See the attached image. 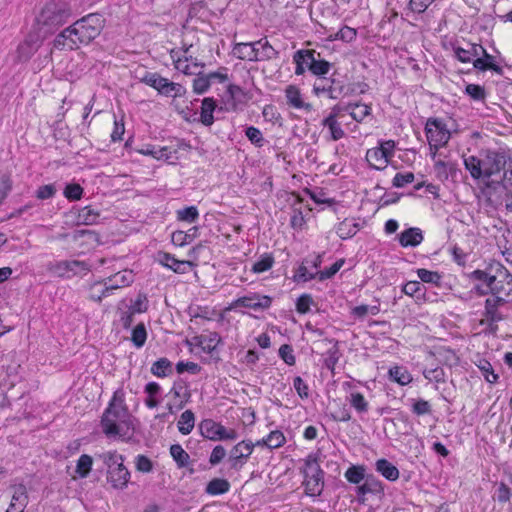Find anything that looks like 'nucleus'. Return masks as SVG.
<instances>
[{"mask_svg":"<svg viewBox=\"0 0 512 512\" xmlns=\"http://www.w3.org/2000/svg\"><path fill=\"white\" fill-rule=\"evenodd\" d=\"M101 427L103 433L108 437H129L132 430L131 415L125 405L122 389L114 392L108 407L103 413Z\"/></svg>","mask_w":512,"mask_h":512,"instance_id":"1","label":"nucleus"},{"mask_svg":"<svg viewBox=\"0 0 512 512\" xmlns=\"http://www.w3.org/2000/svg\"><path fill=\"white\" fill-rule=\"evenodd\" d=\"M464 165L472 178L489 179L504 169L506 156L503 152L496 150H482L479 156L465 157Z\"/></svg>","mask_w":512,"mask_h":512,"instance_id":"2","label":"nucleus"},{"mask_svg":"<svg viewBox=\"0 0 512 512\" xmlns=\"http://www.w3.org/2000/svg\"><path fill=\"white\" fill-rule=\"evenodd\" d=\"M71 16L69 5L63 0H50L36 17L37 31L43 36L54 33L64 25Z\"/></svg>","mask_w":512,"mask_h":512,"instance_id":"3","label":"nucleus"},{"mask_svg":"<svg viewBox=\"0 0 512 512\" xmlns=\"http://www.w3.org/2000/svg\"><path fill=\"white\" fill-rule=\"evenodd\" d=\"M472 278L486 285L488 291L493 297L504 303L512 302V276L509 272L499 266L496 274L492 275L484 270H475L472 272Z\"/></svg>","mask_w":512,"mask_h":512,"instance_id":"4","label":"nucleus"},{"mask_svg":"<svg viewBox=\"0 0 512 512\" xmlns=\"http://www.w3.org/2000/svg\"><path fill=\"white\" fill-rule=\"evenodd\" d=\"M107 468V481L114 489L123 490L130 480V472L124 465V457L116 451H107L98 455Z\"/></svg>","mask_w":512,"mask_h":512,"instance_id":"5","label":"nucleus"},{"mask_svg":"<svg viewBox=\"0 0 512 512\" xmlns=\"http://www.w3.org/2000/svg\"><path fill=\"white\" fill-rule=\"evenodd\" d=\"M102 18L98 14H89L72 24L79 45L88 44L94 40L102 30Z\"/></svg>","mask_w":512,"mask_h":512,"instance_id":"6","label":"nucleus"},{"mask_svg":"<svg viewBox=\"0 0 512 512\" xmlns=\"http://www.w3.org/2000/svg\"><path fill=\"white\" fill-rule=\"evenodd\" d=\"M199 430L204 438L212 441L235 440L238 437L236 430L227 429L212 419H204L199 424Z\"/></svg>","mask_w":512,"mask_h":512,"instance_id":"7","label":"nucleus"},{"mask_svg":"<svg viewBox=\"0 0 512 512\" xmlns=\"http://www.w3.org/2000/svg\"><path fill=\"white\" fill-rule=\"evenodd\" d=\"M427 140L430 146L439 147L445 145L450 139V132L444 122L437 118H429L425 126Z\"/></svg>","mask_w":512,"mask_h":512,"instance_id":"8","label":"nucleus"},{"mask_svg":"<svg viewBox=\"0 0 512 512\" xmlns=\"http://www.w3.org/2000/svg\"><path fill=\"white\" fill-rule=\"evenodd\" d=\"M50 270L60 277L70 278L80 274H87L90 266L79 260L58 261L51 265Z\"/></svg>","mask_w":512,"mask_h":512,"instance_id":"9","label":"nucleus"},{"mask_svg":"<svg viewBox=\"0 0 512 512\" xmlns=\"http://www.w3.org/2000/svg\"><path fill=\"white\" fill-rule=\"evenodd\" d=\"M45 38L38 31L29 33L17 48V61L27 62L38 51Z\"/></svg>","mask_w":512,"mask_h":512,"instance_id":"10","label":"nucleus"},{"mask_svg":"<svg viewBox=\"0 0 512 512\" xmlns=\"http://www.w3.org/2000/svg\"><path fill=\"white\" fill-rule=\"evenodd\" d=\"M506 303L499 301L495 298H487L485 301V310L483 313V319L481 320L482 325H486L489 332L496 333L498 329L497 323L503 320V315L499 311V308Z\"/></svg>","mask_w":512,"mask_h":512,"instance_id":"11","label":"nucleus"},{"mask_svg":"<svg viewBox=\"0 0 512 512\" xmlns=\"http://www.w3.org/2000/svg\"><path fill=\"white\" fill-rule=\"evenodd\" d=\"M257 446L250 440H243L229 452L230 467L234 470H240L252 454L254 447Z\"/></svg>","mask_w":512,"mask_h":512,"instance_id":"12","label":"nucleus"},{"mask_svg":"<svg viewBox=\"0 0 512 512\" xmlns=\"http://www.w3.org/2000/svg\"><path fill=\"white\" fill-rule=\"evenodd\" d=\"M272 304V298L267 295H260L258 293H249L243 297H239L231 303L230 309L244 307L253 310H265Z\"/></svg>","mask_w":512,"mask_h":512,"instance_id":"13","label":"nucleus"},{"mask_svg":"<svg viewBox=\"0 0 512 512\" xmlns=\"http://www.w3.org/2000/svg\"><path fill=\"white\" fill-rule=\"evenodd\" d=\"M134 281V275L130 270H123L116 273L113 276H110L102 281L97 282V284H103L104 288L102 290V295L108 296L109 293L115 289L126 287L130 285ZM96 285V283L94 284Z\"/></svg>","mask_w":512,"mask_h":512,"instance_id":"14","label":"nucleus"},{"mask_svg":"<svg viewBox=\"0 0 512 512\" xmlns=\"http://www.w3.org/2000/svg\"><path fill=\"white\" fill-rule=\"evenodd\" d=\"M73 26L64 29L53 41V48L57 50H74L79 48L77 35H74Z\"/></svg>","mask_w":512,"mask_h":512,"instance_id":"15","label":"nucleus"},{"mask_svg":"<svg viewBox=\"0 0 512 512\" xmlns=\"http://www.w3.org/2000/svg\"><path fill=\"white\" fill-rule=\"evenodd\" d=\"M287 104L295 109H304L307 112L312 111L313 106L304 102L300 89L295 85H288L285 89Z\"/></svg>","mask_w":512,"mask_h":512,"instance_id":"16","label":"nucleus"},{"mask_svg":"<svg viewBox=\"0 0 512 512\" xmlns=\"http://www.w3.org/2000/svg\"><path fill=\"white\" fill-rule=\"evenodd\" d=\"M306 56L310 57L311 66H309V71L315 76H324L329 73L331 64L320 58V53L316 52L313 49H306Z\"/></svg>","mask_w":512,"mask_h":512,"instance_id":"17","label":"nucleus"},{"mask_svg":"<svg viewBox=\"0 0 512 512\" xmlns=\"http://www.w3.org/2000/svg\"><path fill=\"white\" fill-rule=\"evenodd\" d=\"M233 55L238 59L247 61H259V48L256 47L255 42L252 43H237L233 47Z\"/></svg>","mask_w":512,"mask_h":512,"instance_id":"18","label":"nucleus"},{"mask_svg":"<svg viewBox=\"0 0 512 512\" xmlns=\"http://www.w3.org/2000/svg\"><path fill=\"white\" fill-rule=\"evenodd\" d=\"M195 339L197 340V345L208 354H211L214 350H216L217 346L222 341L220 335L217 332H207L197 336Z\"/></svg>","mask_w":512,"mask_h":512,"instance_id":"19","label":"nucleus"},{"mask_svg":"<svg viewBox=\"0 0 512 512\" xmlns=\"http://www.w3.org/2000/svg\"><path fill=\"white\" fill-rule=\"evenodd\" d=\"M473 66L479 71L491 70L498 75L503 74V68L495 62V57L485 52L480 58L473 60Z\"/></svg>","mask_w":512,"mask_h":512,"instance_id":"20","label":"nucleus"},{"mask_svg":"<svg viewBox=\"0 0 512 512\" xmlns=\"http://www.w3.org/2000/svg\"><path fill=\"white\" fill-rule=\"evenodd\" d=\"M423 233L419 228H408L400 233L399 242L402 247H416L423 241Z\"/></svg>","mask_w":512,"mask_h":512,"instance_id":"21","label":"nucleus"},{"mask_svg":"<svg viewBox=\"0 0 512 512\" xmlns=\"http://www.w3.org/2000/svg\"><path fill=\"white\" fill-rule=\"evenodd\" d=\"M28 503L27 489L25 485L18 484L13 486V495L9 508L24 512V508Z\"/></svg>","mask_w":512,"mask_h":512,"instance_id":"22","label":"nucleus"},{"mask_svg":"<svg viewBox=\"0 0 512 512\" xmlns=\"http://www.w3.org/2000/svg\"><path fill=\"white\" fill-rule=\"evenodd\" d=\"M364 483L357 487L356 493L358 495L366 494H382L384 489L382 483L377 480L373 475H367L363 480Z\"/></svg>","mask_w":512,"mask_h":512,"instance_id":"23","label":"nucleus"},{"mask_svg":"<svg viewBox=\"0 0 512 512\" xmlns=\"http://www.w3.org/2000/svg\"><path fill=\"white\" fill-rule=\"evenodd\" d=\"M160 263L165 267L172 269L176 273L183 274L187 271V268L192 267V263L190 261H181L175 259L172 255L168 253H163L160 255Z\"/></svg>","mask_w":512,"mask_h":512,"instance_id":"24","label":"nucleus"},{"mask_svg":"<svg viewBox=\"0 0 512 512\" xmlns=\"http://www.w3.org/2000/svg\"><path fill=\"white\" fill-rule=\"evenodd\" d=\"M304 479L313 478L314 476H321L324 471L321 469L318 457L316 454H309L304 460V466L301 469Z\"/></svg>","mask_w":512,"mask_h":512,"instance_id":"25","label":"nucleus"},{"mask_svg":"<svg viewBox=\"0 0 512 512\" xmlns=\"http://www.w3.org/2000/svg\"><path fill=\"white\" fill-rule=\"evenodd\" d=\"M217 105L213 98L206 97L202 100L201 111H200V121L205 126H211L214 123L213 113L216 109Z\"/></svg>","mask_w":512,"mask_h":512,"instance_id":"26","label":"nucleus"},{"mask_svg":"<svg viewBox=\"0 0 512 512\" xmlns=\"http://www.w3.org/2000/svg\"><path fill=\"white\" fill-rule=\"evenodd\" d=\"M305 493L311 497H318L321 495L324 487V474L321 476H314L313 478H305L303 480Z\"/></svg>","mask_w":512,"mask_h":512,"instance_id":"27","label":"nucleus"},{"mask_svg":"<svg viewBox=\"0 0 512 512\" xmlns=\"http://www.w3.org/2000/svg\"><path fill=\"white\" fill-rule=\"evenodd\" d=\"M376 471L389 481H396L399 478L398 468L386 459H379L375 463Z\"/></svg>","mask_w":512,"mask_h":512,"instance_id":"28","label":"nucleus"},{"mask_svg":"<svg viewBox=\"0 0 512 512\" xmlns=\"http://www.w3.org/2000/svg\"><path fill=\"white\" fill-rule=\"evenodd\" d=\"M230 482L224 478H213L205 487V492L211 496L227 493L230 490Z\"/></svg>","mask_w":512,"mask_h":512,"instance_id":"29","label":"nucleus"},{"mask_svg":"<svg viewBox=\"0 0 512 512\" xmlns=\"http://www.w3.org/2000/svg\"><path fill=\"white\" fill-rule=\"evenodd\" d=\"M286 438L282 431L274 430L269 433L266 438L256 442L257 446L265 445L269 449H276L284 445Z\"/></svg>","mask_w":512,"mask_h":512,"instance_id":"30","label":"nucleus"},{"mask_svg":"<svg viewBox=\"0 0 512 512\" xmlns=\"http://www.w3.org/2000/svg\"><path fill=\"white\" fill-rule=\"evenodd\" d=\"M345 110L357 122L363 121L371 113V107L362 103H350L345 106Z\"/></svg>","mask_w":512,"mask_h":512,"instance_id":"31","label":"nucleus"},{"mask_svg":"<svg viewBox=\"0 0 512 512\" xmlns=\"http://www.w3.org/2000/svg\"><path fill=\"white\" fill-rule=\"evenodd\" d=\"M359 230V225L353 219H345L337 226L336 233L341 239L353 237Z\"/></svg>","mask_w":512,"mask_h":512,"instance_id":"32","label":"nucleus"},{"mask_svg":"<svg viewBox=\"0 0 512 512\" xmlns=\"http://www.w3.org/2000/svg\"><path fill=\"white\" fill-rule=\"evenodd\" d=\"M318 271H315L309 264V259H305L298 267L294 280L297 282H307L314 278H318Z\"/></svg>","mask_w":512,"mask_h":512,"instance_id":"33","label":"nucleus"},{"mask_svg":"<svg viewBox=\"0 0 512 512\" xmlns=\"http://www.w3.org/2000/svg\"><path fill=\"white\" fill-rule=\"evenodd\" d=\"M173 372L172 363L163 357L155 361L151 366V373L157 377H166Z\"/></svg>","mask_w":512,"mask_h":512,"instance_id":"34","label":"nucleus"},{"mask_svg":"<svg viewBox=\"0 0 512 512\" xmlns=\"http://www.w3.org/2000/svg\"><path fill=\"white\" fill-rule=\"evenodd\" d=\"M389 377L396 383L404 386L412 381V376L408 370L401 366H394L389 369Z\"/></svg>","mask_w":512,"mask_h":512,"instance_id":"35","label":"nucleus"},{"mask_svg":"<svg viewBox=\"0 0 512 512\" xmlns=\"http://www.w3.org/2000/svg\"><path fill=\"white\" fill-rule=\"evenodd\" d=\"M322 126L328 128L330 138L333 141L340 140L345 135L344 130L341 128V124L338 122V120L332 117H326L323 119Z\"/></svg>","mask_w":512,"mask_h":512,"instance_id":"36","label":"nucleus"},{"mask_svg":"<svg viewBox=\"0 0 512 512\" xmlns=\"http://www.w3.org/2000/svg\"><path fill=\"white\" fill-rule=\"evenodd\" d=\"M346 480L352 484H359L366 475V469L363 465H351L344 474Z\"/></svg>","mask_w":512,"mask_h":512,"instance_id":"37","label":"nucleus"},{"mask_svg":"<svg viewBox=\"0 0 512 512\" xmlns=\"http://www.w3.org/2000/svg\"><path fill=\"white\" fill-rule=\"evenodd\" d=\"M195 416L191 410L184 411L178 421V430L183 435H188L194 428Z\"/></svg>","mask_w":512,"mask_h":512,"instance_id":"38","label":"nucleus"},{"mask_svg":"<svg viewBox=\"0 0 512 512\" xmlns=\"http://www.w3.org/2000/svg\"><path fill=\"white\" fill-rule=\"evenodd\" d=\"M366 160L369 165L375 169H382L386 167L388 161L383 157V152L376 148L368 149L366 153Z\"/></svg>","mask_w":512,"mask_h":512,"instance_id":"39","label":"nucleus"},{"mask_svg":"<svg viewBox=\"0 0 512 512\" xmlns=\"http://www.w3.org/2000/svg\"><path fill=\"white\" fill-rule=\"evenodd\" d=\"M255 44L260 46L259 60H271L279 56V52L266 39H260Z\"/></svg>","mask_w":512,"mask_h":512,"instance_id":"40","label":"nucleus"},{"mask_svg":"<svg viewBox=\"0 0 512 512\" xmlns=\"http://www.w3.org/2000/svg\"><path fill=\"white\" fill-rule=\"evenodd\" d=\"M170 454L179 468L188 466L190 456L180 444L171 445Z\"/></svg>","mask_w":512,"mask_h":512,"instance_id":"41","label":"nucleus"},{"mask_svg":"<svg viewBox=\"0 0 512 512\" xmlns=\"http://www.w3.org/2000/svg\"><path fill=\"white\" fill-rule=\"evenodd\" d=\"M99 212L87 206L82 208L78 213V222L83 225H93L99 219Z\"/></svg>","mask_w":512,"mask_h":512,"instance_id":"42","label":"nucleus"},{"mask_svg":"<svg viewBox=\"0 0 512 512\" xmlns=\"http://www.w3.org/2000/svg\"><path fill=\"white\" fill-rule=\"evenodd\" d=\"M274 264V257L271 254H263L260 258L252 265L251 271L259 274L268 271Z\"/></svg>","mask_w":512,"mask_h":512,"instance_id":"43","label":"nucleus"},{"mask_svg":"<svg viewBox=\"0 0 512 512\" xmlns=\"http://www.w3.org/2000/svg\"><path fill=\"white\" fill-rule=\"evenodd\" d=\"M93 465V459L87 454H83L79 457L76 465V473L81 478H86L91 472Z\"/></svg>","mask_w":512,"mask_h":512,"instance_id":"44","label":"nucleus"},{"mask_svg":"<svg viewBox=\"0 0 512 512\" xmlns=\"http://www.w3.org/2000/svg\"><path fill=\"white\" fill-rule=\"evenodd\" d=\"M176 68L187 75H194L203 68V64H199L196 61L188 62V58L178 59L175 64Z\"/></svg>","mask_w":512,"mask_h":512,"instance_id":"45","label":"nucleus"},{"mask_svg":"<svg viewBox=\"0 0 512 512\" xmlns=\"http://www.w3.org/2000/svg\"><path fill=\"white\" fill-rule=\"evenodd\" d=\"M197 230H198L197 227H192L191 229L188 230V232L175 231L172 234V241H173V243H175L179 246L186 245L193 240Z\"/></svg>","mask_w":512,"mask_h":512,"instance_id":"46","label":"nucleus"},{"mask_svg":"<svg viewBox=\"0 0 512 512\" xmlns=\"http://www.w3.org/2000/svg\"><path fill=\"white\" fill-rule=\"evenodd\" d=\"M193 80V91L197 94L205 93L210 87V81L207 74H203L200 70L195 74Z\"/></svg>","mask_w":512,"mask_h":512,"instance_id":"47","label":"nucleus"},{"mask_svg":"<svg viewBox=\"0 0 512 512\" xmlns=\"http://www.w3.org/2000/svg\"><path fill=\"white\" fill-rule=\"evenodd\" d=\"M349 402L358 413H366L369 409L368 402L366 401L364 396L359 392L351 393Z\"/></svg>","mask_w":512,"mask_h":512,"instance_id":"48","label":"nucleus"},{"mask_svg":"<svg viewBox=\"0 0 512 512\" xmlns=\"http://www.w3.org/2000/svg\"><path fill=\"white\" fill-rule=\"evenodd\" d=\"M147 339V332L144 323H139L132 330L131 340L137 348H141Z\"/></svg>","mask_w":512,"mask_h":512,"instance_id":"49","label":"nucleus"},{"mask_svg":"<svg viewBox=\"0 0 512 512\" xmlns=\"http://www.w3.org/2000/svg\"><path fill=\"white\" fill-rule=\"evenodd\" d=\"M182 90L183 87L180 84L170 82L168 79L164 78L159 92L165 96L176 97L181 94Z\"/></svg>","mask_w":512,"mask_h":512,"instance_id":"50","label":"nucleus"},{"mask_svg":"<svg viewBox=\"0 0 512 512\" xmlns=\"http://www.w3.org/2000/svg\"><path fill=\"white\" fill-rule=\"evenodd\" d=\"M356 30L354 28L344 26L335 35H330L329 40H342L344 42H351L356 38Z\"/></svg>","mask_w":512,"mask_h":512,"instance_id":"51","label":"nucleus"},{"mask_svg":"<svg viewBox=\"0 0 512 512\" xmlns=\"http://www.w3.org/2000/svg\"><path fill=\"white\" fill-rule=\"evenodd\" d=\"M417 275L422 282L439 285L441 281V275L436 271H430L424 268L417 270Z\"/></svg>","mask_w":512,"mask_h":512,"instance_id":"52","label":"nucleus"},{"mask_svg":"<svg viewBox=\"0 0 512 512\" xmlns=\"http://www.w3.org/2000/svg\"><path fill=\"white\" fill-rule=\"evenodd\" d=\"M465 93L473 100L483 101L486 97L484 87L477 84H468L465 87Z\"/></svg>","mask_w":512,"mask_h":512,"instance_id":"53","label":"nucleus"},{"mask_svg":"<svg viewBox=\"0 0 512 512\" xmlns=\"http://www.w3.org/2000/svg\"><path fill=\"white\" fill-rule=\"evenodd\" d=\"M57 187L55 184H46L38 187L35 197L39 200H48L55 196Z\"/></svg>","mask_w":512,"mask_h":512,"instance_id":"54","label":"nucleus"},{"mask_svg":"<svg viewBox=\"0 0 512 512\" xmlns=\"http://www.w3.org/2000/svg\"><path fill=\"white\" fill-rule=\"evenodd\" d=\"M177 217L181 221L193 223L198 219L199 213L195 206H190V207H186L184 209L178 210Z\"/></svg>","mask_w":512,"mask_h":512,"instance_id":"55","label":"nucleus"},{"mask_svg":"<svg viewBox=\"0 0 512 512\" xmlns=\"http://www.w3.org/2000/svg\"><path fill=\"white\" fill-rule=\"evenodd\" d=\"M380 311L378 305L368 306V305H359L352 309L351 314L357 318L363 319L368 313L372 315H377Z\"/></svg>","mask_w":512,"mask_h":512,"instance_id":"56","label":"nucleus"},{"mask_svg":"<svg viewBox=\"0 0 512 512\" xmlns=\"http://www.w3.org/2000/svg\"><path fill=\"white\" fill-rule=\"evenodd\" d=\"M344 259L337 260L334 264H332L329 268L324 269L322 271H318V279L320 281H324L326 279L332 278L343 266Z\"/></svg>","mask_w":512,"mask_h":512,"instance_id":"57","label":"nucleus"},{"mask_svg":"<svg viewBox=\"0 0 512 512\" xmlns=\"http://www.w3.org/2000/svg\"><path fill=\"white\" fill-rule=\"evenodd\" d=\"M245 135L251 143L257 147H262L264 145L265 140L262 136V132L258 128L254 126L248 127L245 131Z\"/></svg>","mask_w":512,"mask_h":512,"instance_id":"58","label":"nucleus"},{"mask_svg":"<svg viewBox=\"0 0 512 512\" xmlns=\"http://www.w3.org/2000/svg\"><path fill=\"white\" fill-rule=\"evenodd\" d=\"M83 188L79 184H68L64 189V196L72 201L81 199Z\"/></svg>","mask_w":512,"mask_h":512,"instance_id":"59","label":"nucleus"},{"mask_svg":"<svg viewBox=\"0 0 512 512\" xmlns=\"http://www.w3.org/2000/svg\"><path fill=\"white\" fill-rule=\"evenodd\" d=\"M135 467L139 472L149 473L153 470V463L145 455H137L135 458Z\"/></svg>","mask_w":512,"mask_h":512,"instance_id":"60","label":"nucleus"},{"mask_svg":"<svg viewBox=\"0 0 512 512\" xmlns=\"http://www.w3.org/2000/svg\"><path fill=\"white\" fill-rule=\"evenodd\" d=\"M164 78L161 77L159 74L157 73H151V72H147L144 77L141 79V81L151 87H153L154 89H156L157 91H160V88L162 86V82H163Z\"/></svg>","mask_w":512,"mask_h":512,"instance_id":"61","label":"nucleus"},{"mask_svg":"<svg viewBox=\"0 0 512 512\" xmlns=\"http://www.w3.org/2000/svg\"><path fill=\"white\" fill-rule=\"evenodd\" d=\"M307 50L301 49L294 53L293 61L296 64L295 74L303 75L306 71V67L304 66V56H306Z\"/></svg>","mask_w":512,"mask_h":512,"instance_id":"62","label":"nucleus"},{"mask_svg":"<svg viewBox=\"0 0 512 512\" xmlns=\"http://www.w3.org/2000/svg\"><path fill=\"white\" fill-rule=\"evenodd\" d=\"M511 490L510 488L503 482H501L494 494V499H496L500 503H506L510 500Z\"/></svg>","mask_w":512,"mask_h":512,"instance_id":"63","label":"nucleus"},{"mask_svg":"<svg viewBox=\"0 0 512 512\" xmlns=\"http://www.w3.org/2000/svg\"><path fill=\"white\" fill-rule=\"evenodd\" d=\"M279 356L286 364H288L290 366L295 364L296 359L293 354V349L290 345L283 344L279 348Z\"/></svg>","mask_w":512,"mask_h":512,"instance_id":"64","label":"nucleus"}]
</instances>
